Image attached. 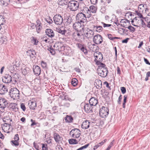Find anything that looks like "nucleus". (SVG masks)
<instances>
[{
    "label": "nucleus",
    "instance_id": "nucleus-27",
    "mask_svg": "<svg viewBox=\"0 0 150 150\" xmlns=\"http://www.w3.org/2000/svg\"><path fill=\"white\" fill-rule=\"evenodd\" d=\"M3 121L5 122V123H11V122L12 120L10 118V117L8 115H7L5 116L3 119Z\"/></svg>",
    "mask_w": 150,
    "mask_h": 150
},
{
    "label": "nucleus",
    "instance_id": "nucleus-20",
    "mask_svg": "<svg viewBox=\"0 0 150 150\" xmlns=\"http://www.w3.org/2000/svg\"><path fill=\"white\" fill-rule=\"evenodd\" d=\"M54 138L56 142L58 143L61 142L63 139L62 137L56 133L54 134Z\"/></svg>",
    "mask_w": 150,
    "mask_h": 150
},
{
    "label": "nucleus",
    "instance_id": "nucleus-35",
    "mask_svg": "<svg viewBox=\"0 0 150 150\" xmlns=\"http://www.w3.org/2000/svg\"><path fill=\"white\" fill-rule=\"evenodd\" d=\"M60 45L61 43L59 42L56 43L53 46V47L55 50H58L61 47Z\"/></svg>",
    "mask_w": 150,
    "mask_h": 150
},
{
    "label": "nucleus",
    "instance_id": "nucleus-61",
    "mask_svg": "<svg viewBox=\"0 0 150 150\" xmlns=\"http://www.w3.org/2000/svg\"><path fill=\"white\" fill-rule=\"evenodd\" d=\"M122 98V96L121 95H120L118 98V100L117 101V103L118 104H120Z\"/></svg>",
    "mask_w": 150,
    "mask_h": 150
},
{
    "label": "nucleus",
    "instance_id": "nucleus-40",
    "mask_svg": "<svg viewBox=\"0 0 150 150\" xmlns=\"http://www.w3.org/2000/svg\"><path fill=\"white\" fill-rule=\"evenodd\" d=\"M48 50L50 51V53L52 55H54L55 54V51L54 48L53 49L51 47L48 48Z\"/></svg>",
    "mask_w": 150,
    "mask_h": 150
},
{
    "label": "nucleus",
    "instance_id": "nucleus-47",
    "mask_svg": "<svg viewBox=\"0 0 150 150\" xmlns=\"http://www.w3.org/2000/svg\"><path fill=\"white\" fill-rule=\"evenodd\" d=\"M81 50L86 55L87 54L88 52L86 48L83 47V48H81Z\"/></svg>",
    "mask_w": 150,
    "mask_h": 150
},
{
    "label": "nucleus",
    "instance_id": "nucleus-31",
    "mask_svg": "<svg viewBox=\"0 0 150 150\" xmlns=\"http://www.w3.org/2000/svg\"><path fill=\"white\" fill-rule=\"evenodd\" d=\"M22 72L24 75L27 74L30 71V69L28 67H25L22 69Z\"/></svg>",
    "mask_w": 150,
    "mask_h": 150
},
{
    "label": "nucleus",
    "instance_id": "nucleus-13",
    "mask_svg": "<svg viewBox=\"0 0 150 150\" xmlns=\"http://www.w3.org/2000/svg\"><path fill=\"white\" fill-rule=\"evenodd\" d=\"M76 18L79 20L80 22L83 23L84 21L86 20V16L83 12L79 13L76 15Z\"/></svg>",
    "mask_w": 150,
    "mask_h": 150
},
{
    "label": "nucleus",
    "instance_id": "nucleus-32",
    "mask_svg": "<svg viewBox=\"0 0 150 150\" xmlns=\"http://www.w3.org/2000/svg\"><path fill=\"white\" fill-rule=\"evenodd\" d=\"M89 10L92 13H96L97 8L96 7L93 5L89 7Z\"/></svg>",
    "mask_w": 150,
    "mask_h": 150
},
{
    "label": "nucleus",
    "instance_id": "nucleus-6",
    "mask_svg": "<svg viewBox=\"0 0 150 150\" xmlns=\"http://www.w3.org/2000/svg\"><path fill=\"white\" fill-rule=\"evenodd\" d=\"M94 55L95 57V61L98 65H99L100 64H103L100 62L103 59V55L101 53L99 52H95L94 54Z\"/></svg>",
    "mask_w": 150,
    "mask_h": 150
},
{
    "label": "nucleus",
    "instance_id": "nucleus-3",
    "mask_svg": "<svg viewBox=\"0 0 150 150\" xmlns=\"http://www.w3.org/2000/svg\"><path fill=\"white\" fill-rule=\"evenodd\" d=\"M132 24L134 26L140 27L145 25V23L142 19L139 18L138 17L134 18L132 21Z\"/></svg>",
    "mask_w": 150,
    "mask_h": 150
},
{
    "label": "nucleus",
    "instance_id": "nucleus-26",
    "mask_svg": "<svg viewBox=\"0 0 150 150\" xmlns=\"http://www.w3.org/2000/svg\"><path fill=\"white\" fill-rule=\"evenodd\" d=\"M30 108L31 109L34 110L36 107V103L35 101H30L28 103Z\"/></svg>",
    "mask_w": 150,
    "mask_h": 150
},
{
    "label": "nucleus",
    "instance_id": "nucleus-10",
    "mask_svg": "<svg viewBox=\"0 0 150 150\" xmlns=\"http://www.w3.org/2000/svg\"><path fill=\"white\" fill-rule=\"evenodd\" d=\"M53 21L57 25H61L63 22L62 17L59 14H56L54 16Z\"/></svg>",
    "mask_w": 150,
    "mask_h": 150
},
{
    "label": "nucleus",
    "instance_id": "nucleus-29",
    "mask_svg": "<svg viewBox=\"0 0 150 150\" xmlns=\"http://www.w3.org/2000/svg\"><path fill=\"white\" fill-rule=\"evenodd\" d=\"M91 105L88 104H86L84 106V108L86 112H89L92 110V107Z\"/></svg>",
    "mask_w": 150,
    "mask_h": 150
},
{
    "label": "nucleus",
    "instance_id": "nucleus-24",
    "mask_svg": "<svg viewBox=\"0 0 150 150\" xmlns=\"http://www.w3.org/2000/svg\"><path fill=\"white\" fill-rule=\"evenodd\" d=\"M90 122L88 120H85L83 121L81 125V127L83 129H86L89 127Z\"/></svg>",
    "mask_w": 150,
    "mask_h": 150
},
{
    "label": "nucleus",
    "instance_id": "nucleus-36",
    "mask_svg": "<svg viewBox=\"0 0 150 150\" xmlns=\"http://www.w3.org/2000/svg\"><path fill=\"white\" fill-rule=\"evenodd\" d=\"M26 52L27 55L28 56H29L30 57H31V54L33 55L35 54V52L34 51H32L30 50H29L26 51Z\"/></svg>",
    "mask_w": 150,
    "mask_h": 150
},
{
    "label": "nucleus",
    "instance_id": "nucleus-34",
    "mask_svg": "<svg viewBox=\"0 0 150 150\" xmlns=\"http://www.w3.org/2000/svg\"><path fill=\"white\" fill-rule=\"evenodd\" d=\"M59 4L60 5H66L68 4L67 1V0H59Z\"/></svg>",
    "mask_w": 150,
    "mask_h": 150
},
{
    "label": "nucleus",
    "instance_id": "nucleus-14",
    "mask_svg": "<svg viewBox=\"0 0 150 150\" xmlns=\"http://www.w3.org/2000/svg\"><path fill=\"white\" fill-rule=\"evenodd\" d=\"M8 104V102L5 99L0 98V108L2 110L6 107Z\"/></svg>",
    "mask_w": 150,
    "mask_h": 150
},
{
    "label": "nucleus",
    "instance_id": "nucleus-5",
    "mask_svg": "<svg viewBox=\"0 0 150 150\" xmlns=\"http://www.w3.org/2000/svg\"><path fill=\"white\" fill-rule=\"evenodd\" d=\"M1 127L3 131L7 133L12 132L13 129L11 126V123H5L2 125Z\"/></svg>",
    "mask_w": 150,
    "mask_h": 150
},
{
    "label": "nucleus",
    "instance_id": "nucleus-50",
    "mask_svg": "<svg viewBox=\"0 0 150 150\" xmlns=\"http://www.w3.org/2000/svg\"><path fill=\"white\" fill-rule=\"evenodd\" d=\"M65 119L66 120H67L68 121L70 122L73 120L72 118L70 116H67L65 118Z\"/></svg>",
    "mask_w": 150,
    "mask_h": 150
},
{
    "label": "nucleus",
    "instance_id": "nucleus-18",
    "mask_svg": "<svg viewBox=\"0 0 150 150\" xmlns=\"http://www.w3.org/2000/svg\"><path fill=\"white\" fill-rule=\"evenodd\" d=\"M46 35L50 37L53 38L54 36V33L53 31L50 29H47L45 30Z\"/></svg>",
    "mask_w": 150,
    "mask_h": 150
},
{
    "label": "nucleus",
    "instance_id": "nucleus-23",
    "mask_svg": "<svg viewBox=\"0 0 150 150\" xmlns=\"http://www.w3.org/2000/svg\"><path fill=\"white\" fill-rule=\"evenodd\" d=\"M7 91V89L6 86L2 84L0 85V93L4 94Z\"/></svg>",
    "mask_w": 150,
    "mask_h": 150
},
{
    "label": "nucleus",
    "instance_id": "nucleus-48",
    "mask_svg": "<svg viewBox=\"0 0 150 150\" xmlns=\"http://www.w3.org/2000/svg\"><path fill=\"white\" fill-rule=\"evenodd\" d=\"M47 146L45 144H42V150H48Z\"/></svg>",
    "mask_w": 150,
    "mask_h": 150
},
{
    "label": "nucleus",
    "instance_id": "nucleus-42",
    "mask_svg": "<svg viewBox=\"0 0 150 150\" xmlns=\"http://www.w3.org/2000/svg\"><path fill=\"white\" fill-rule=\"evenodd\" d=\"M119 33L121 35H123L125 32V30L123 28H120L119 30Z\"/></svg>",
    "mask_w": 150,
    "mask_h": 150
},
{
    "label": "nucleus",
    "instance_id": "nucleus-39",
    "mask_svg": "<svg viewBox=\"0 0 150 150\" xmlns=\"http://www.w3.org/2000/svg\"><path fill=\"white\" fill-rule=\"evenodd\" d=\"M32 43L34 45H37L38 43V41L33 37H32Z\"/></svg>",
    "mask_w": 150,
    "mask_h": 150
},
{
    "label": "nucleus",
    "instance_id": "nucleus-56",
    "mask_svg": "<svg viewBox=\"0 0 150 150\" xmlns=\"http://www.w3.org/2000/svg\"><path fill=\"white\" fill-rule=\"evenodd\" d=\"M93 46H95V49H92V51H96L97 49V48H98L97 46L95 44H92L91 45V47L92 48V47H93Z\"/></svg>",
    "mask_w": 150,
    "mask_h": 150
},
{
    "label": "nucleus",
    "instance_id": "nucleus-21",
    "mask_svg": "<svg viewBox=\"0 0 150 150\" xmlns=\"http://www.w3.org/2000/svg\"><path fill=\"white\" fill-rule=\"evenodd\" d=\"M33 71L35 74L39 75L40 74L41 69L40 67L37 65L33 66Z\"/></svg>",
    "mask_w": 150,
    "mask_h": 150
},
{
    "label": "nucleus",
    "instance_id": "nucleus-11",
    "mask_svg": "<svg viewBox=\"0 0 150 150\" xmlns=\"http://www.w3.org/2000/svg\"><path fill=\"white\" fill-rule=\"evenodd\" d=\"M93 41L95 44H100L103 41L102 37L100 35H96L93 38Z\"/></svg>",
    "mask_w": 150,
    "mask_h": 150
},
{
    "label": "nucleus",
    "instance_id": "nucleus-15",
    "mask_svg": "<svg viewBox=\"0 0 150 150\" xmlns=\"http://www.w3.org/2000/svg\"><path fill=\"white\" fill-rule=\"evenodd\" d=\"M86 37L87 38H91L94 34V32L92 30L88 28L84 33Z\"/></svg>",
    "mask_w": 150,
    "mask_h": 150
},
{
    "label": "nucleus",
    "instance_id": "nucleus-58",
    "mask_svg": "<svg viewBox=\"0 0 150 150\" xmlns=\"http://www.w3.org/2000/svg\"><path fill=\"white\" fill-rule=\"evenodd\" d=\"M46 21H47V22L49 24H51L53 22L52 20L50 18H48L47 19H46Z\"/></svg>",
    "mask_w": 150,
    "mask_h": 150
},
{
    "label": "nucleus",
    "instance_id": "nucleus-60",
    "mask_svg": "<svg viewBox=\"0 0 150 150\" xmlns=\"http://www.w3.org/2000/svg\"><path fill=\"white\" fill-rule=\"evenodd\" d=\"M90 1L92 4H96L98 0H90Z\"/></svg>",
    "mask_w": 150,
    "mask_h": 150
},
{
    "label": "nucleus",
    "instance_id": "nucleus-41",
    "mask_svg": "<svg viewBox=\"0 0 150 150\" xmlns=\"http://www.w3.org/2000/svg\"><path fill=\"white\" fill-rule=\"evenodd\" d=\"M5 22V20L3 16H0V25H3Z\"/></svg>",
    "mask_w": 150,
    "mask_h": 150
},
{
    "label": "nucleus",
    "instance_id": "nucleus-7",
    "mask_svg": "<svg viewBox=\"0 0 150 150\" xmlns=\"http://www.w3.org/2000/svg\"><path fill=\"white\" fill-rule=\"evenodd\" d=\"M73 27L78 32H83L84 28V25L81 22H78L74 24Z\"/></svg>",
    "mask_w": 150,
    "mask_h": 150
},
{
    "label": "nucleus",
    "instance_id": "nucleus-33",
    "mask_svg": "<svg viewBox=\"0 0 150 150\" xmlns=\"http://www.w3.org/2000/svg\"><path fill=\"white\" fill-rule=\"evenodd\" d=\"M69 143L71 144H76L78 143V141L75 139H69Z\"/></svg>",
    "mask_w": 150,
    "mask_h": 150
},
{
    "label": "nucleus",
    "instance_id": "nucleus-17",
    "mask_svg": "<svg viewBox=\"0 0 150 150\" xmlns=\"http://www.w3.org/2000/svg\"><path fill=\"white\" fill-rule=\"evenodd\" d=\"M138 11L139 12H143L144 11V12H146L148 11V9L146 8V5H144L142 4H141L139 5L138 7Z\"/></svg>",
    "mask_w": 150,
    "mask_h": 150
},
{
    "label": "nucleus",
    "instance_id": "nucleus-4",
    "mask_svg": "<svg viewBox=\"0 0 150 150\" xmlns=\"http://www.w3.org/2000/svg\"><path fill=\"white\" fill-rule=\"evenodd\" d=\"M10 96L13 99H19V91L16 88L11 89L9 92Z\"/></svg>",
    "mask_w": 150,
    "mask_h": 150
},
{
    "label": "nucleus",
    "instance_id": "nucleus-57",
    "mask_svg": "<svg viewBox=\"0 0 150 150\" xmlns=\"http://www.w3.org/2000/svg\"><path fill=\"white\" fill-rule=\"evenodd\" d=\"M102 23L103 24V27L104 28H105V27H109L111 25V24H106L104 23L103 22H102Z\"/></svg>",
    "mask_w": 150,
    "mask_h": 150
},
{
    "label": "nucleus",
    "instance_id": "nucleus-52",
    "mask_svg": "<svg viewBox=\"0 0 150 150\" xmlns=\"http://www.w3.org/2000/svg\"><path fill=\"white\" fill-rule=\"evenodd\" d=\"M11 142L15 146H18L19 144L18 141L15 140H13L11 141Z\"/></svg>",
    "mask_w": 150,
    "mask_h": 150
},
{
    "label": "nucleus",
    "instance_id": "nucleus-8",
    "mask_svg": "<svg viewBox=\"0 0 150 150\" xmlns=\"http://www.w3.org/2000/svg\"><path fill=\"white\" fill-rule=\"evenodd\" d=\"M108 113L109 110L107 107L103 106L100 109L99 114L101 117H106Z\"/></svg>",
    "mask_w": 150,
    "mask_h": 150
},
{
    "label": "nucleus",
    "instance_id": "nucleus-25",
    "mask_svg": "<svg viewBox=\"0 0 150 150\" xmlns=\"http://www.w3.org/2000/svg\"><path fill=\"white\" fill-rule=\"evenodd\" d=\"M90 105L91 106H95L98 103L97 99L95 98H91L89 100Z\"/></svg>",
    "mask_w": 150,
    "mask_h": 150
},
{
    "label": "nucleus",
    "instance_id": "nucleus-22",
    "mask_svg": "<svg viewBox=\"0 0 150 150\" xmlns=\"http://www.w3.org/2000/svg\"><path fill=\"white\" fill-rule=\"evenodd\" d=\"M94 85L97 88L100 89L102 86V81L100 80L96 79L95 81Z\"/></svg>",
    "mask_w": 150,
    "mask_h": 150
},
{
    "label": "nucleus",
    "instance_id": "nucleus-9",
    "mask_svg": "<svg viewBox=\"0 0 150 150\" xmlns=\"http://www.w3.org/2000/svg\"><path fill=\"white\" fill-rule=\"evenodd\" d=\"M81 134V131L76 128L72 129L69 133L70 135H71L73 137L76 138L79 137Z\"/></svg>",
    "mask_w": 150,
    "mask_h": 150
},
{
    "label": "nucleus",
    "instance_id": "nucleus-43",
    "mask_svg": "<svg viewBox=\"0 0 150 150\" xmlns=\"http://www.w3.org/2000/svg\"><path fill=\"white\" fill-rule=\"evenodd\" d=\"M131 32H134L135 30V28L131 25H129L127 28Z\"/></svg>",
    "mask_w": 150,
    "mask_h": 150
},
{
    "label": "nucleus",
    "instance_id": "nucleus-28",
    "mask_svg": "<svg viewBox=\"0 0 150 150\" xmlns=\"http://www.w3.org/2000/svg\"><path fill=\"white\" fill-rule=\"evenodd\" d=\"M41 23L40 20H38L37 21V24L36 25V30L38 33H39L42 29L40 25Z\"/></svg>",
    "mask_w": 150,
    "mask_h": 150
},
{
    "label": "nucleus",
    "instance_id": "nucleus-55",
    "mask_svg": "<svg viewBox=\"0 0 150 150\" xmlns=\"http://www.w3.org/2000/svg\"><path fill=\"white\" fill-rule=\"evenodd\" d=\"M14 140L18 141L19 140V138L18 135V134H16L14 137Z\"/></svg>",
    "mask_w": 150,
    "mask_h": 150
},
{
    "label": "nucleus",
    "instance_id": "nucleus-2",
    "mask_svg": "<svg viewBox=\"0 0 150 150\" xmlns=\"http://www.w3.org/2000/svg\"><path fill=\"white\" fill-rule=\"evenodd\" d=\"M79 2L76 1L72 0L68 3V7L72 11L77 10L79 7Z\"/></svg>",
    "mask_w": 150,
    "mask_h": 150
},
{
    "label": "nucleus",
    "instance_id": "nucleus-12",
    "mask_svg": "<svg viewBox=\"0 0 150 150\" xmlns=\"http://www.w3.org/2000/svg\"><path fill=\"white\" fill-rule=\"evenodd\" d=\"M82 12L84 13L85 16H86V18H90L91 16V12L88 8L86 7H83V8L81 10Z\"/></svg>",
    "mask_w": 150,
    "mask_h": 150
},
{
    "label": "nucleus",
    "instance_id": "nucleus-19",
    "mask_svg": "<svg viewBox=\"0 0 150 150\" xmlns=\"http://www.w3.org/2000/svg\"><path fill=\"white\" fill-rule=\"evenodd\" d=\"M121 25L124 27L127 28L129 24V21L125 19H122L120 21Z\"/></svg>",
    "mask_w": 150,
    "mask_h": 150
},
{
    "label": "nucleus",
    "instance_id": "nucleus-16",
    "mask_svg": "<svg viewBox=\"0 0 150 150\" xmlns=\"http://www.w3.org/2000/svg\"><path fill=\"white\" fill-rule=\"evenodd\" d=\"M12 77L9 74H6L4 77L2 79L3 82L8 83H10L12 81Z\"/></svg>",
    "mask_w": 150,
    "mask_h": 150
},
{
    "label": "nucleus",
    "instance_id": "nucleus-59",
    "mask_svg": "<svg viewBox=\"0 0 150 150\" xmlns=\"http://www.w3.org/2000/svg\"><path fill=\"white\" fill-rule=\"evenodd\" d=\"M108 38L109 39L112 40H113V37L112 36V35L111 34H108Z\"/></svg>",
    "mask_w": 150,
    "mask_h": 150
},
{
    "label": "nucleus",
    "instance_id": "nucleus-38",
    "mask_svg": "<svg viewBox=\"0 0 150 150\" xmlns=\"http://www.w3.org/2000/svg\"><path fill=\"white\" fill-rule=\"evenodd\" d=\"M96 30V31L98 32H100L102 31L103 30L102 27L101 26H95L94 28Z\"/></svg>",
    "mask_w": 150,
    "mask_h": 150
},
{
    "label": "nucleus",
    "instance_id": "nucleus-64",
    "mask_svg": "<svg viewBox=\"0 0 150 150\" xmlns=\"http://www.w3.org/2000/svg\"><path fill=\"white\" fill-rule=\"evenodd\" d=\"M147 20L149 21V23H150V13H149L147 16Z\"/></svg>",
    "mask_w": 150,
    "mask_h": 150
},
{
    "label": "nucleus",
    "instance_id": "nucleus-46",
    "mask_svg": "<svg viewBox=\"0 0 150 150\" xmlns=\"http://www.w3.org/2000/svg\"><path fill=\"white\" fill-rule=\"evenodd\" d=\"M10 71L11 73H13L14 72V70H15L14 68H16V66L14 65L11 66L10 67Z\"/></svg>",
    "mask_w": 150,
    "mask_h": 150
},
{
    "label": "nucleus",
    "instance_id": "nucleus-54",
    "mask_svg": "<svg viewBox=\"0 0 150 150\" xmlns=\"http://www.w3.org/2000/svg\"><path fill=\"white\" fill-rule=\"evenodd\" d=\"M21 108L23 111L25 110L26 108L25 105L23 103H21Z\"/></svg>",
    "mask_w": 150,
    "mask_h": 150
},
{
    "label": "nucleus",
    "instance_id": "nucleus-51",
    "mask_svg": "<svg viewBox=\"0 0 150 150\" xmlns=\"http://www.w3.org/2000/svg\"><path fill=\"white\" fill-rule=\"evenodd\" d=\"M114 142V140H113L112 142H111L109 145L108 147L106 149V150H109L112 147V146L113 145V142Z\"/></svg>",
    "mask_w": 150,
    "mask_h": 150
},
{
    "label": "nucleus",
    "instance_id": "nucleus-62",
    "mask_svg": "<svg viewBox=\"0 0 150 150\" xmlns=\"http://www.w3.org/2000/svg\"><path fill=\"white\" fill-rule=\"evenodd\" d=\"M41 65L42 66L43 68H45L46 66V63H45V62H43V61H42L41 62Z\"/></svg>",
    "mask_w": 150,
    "mask_h": 150
},
{
    "label": "nucleus",
    "instance_id": "nucleus-1",
    "mask_svg": "<svg viewBox=\"0 0 150 150\" xmlns=\"http://www.w3.org/2000/svg\"><path fill=\"white\" fill-rule=\"evenodd\" d=\"M97 69V73L98 74L103 77H105L107 76L108 71L105 67V65L104 64H100L98 65Z\"/></svg>",
    "mask_w": 150,
    "mask_h": 150
},
{
    "label": "nucleus",
    "instance_id": "nucleus-37",
    "mask_svg": "<svg viewBox=\"0 0 150 150\" xmlns=\"http://www.w3.org/2000/svg\"><path fill=\"white\" fill-rule=\"evenodd\" d=\"M78 83L77 80L75 78H74L72 79L71 83V84L74 86H76Z\"/></svg>",
    "mask_w": 150,
    "mask_h": 150
},
{
    "label": "nucleus",
    "instance_id": "nucleus-30",
    "mask_svg": "<svg viewBox=\"0 0 150 150\" xmlns=\"http://www.w3.org/2000/svg\"><path fill=\"white\" fill-rule=\"evenodd\" d=\"M10 1V0H1L0 3L1 5L6 6L9 4Z\"/></svg>",
    "mask_w": 150,
    "mask_h": 150
},
{
    "label": "nucleus",
    "instance_id": "nucleus-53",
    "mask_svg": "<svg viewBox=\"0 0 150 150\" xmlns=\"http://www.w3.org/2000/svg\"><path fill=\"white\" fill-rule=\"evenodd\" d=\"M121 90L122 93L123 94L125 93L126 92V88L124 87H121Z\"/></svg>",
    "mask_w": 150,
    "mask_h": 150
},
{
    "label": "nucleus",
    "instance_id": "nucleus-44",
    "mask_svg": "<svg viewBox=\"0 0 150 150\" xmlns=\"http://www.w3.org/2000/svg\"><path fill=\"white\" fill-rule=\"evenodd\" d=\"M140 12H139L138 11H136V14L139 17V18L142 19V18L143 19H144V18L142 17V16Z\"/></svg>",
    "mask_w": 150,
    "mask_h": 150
},
{
    "label": "nucleus",
    "instance_id": "nucleus-49",
    "mask_svg": "<svg viewBox=\"0 0 150 150\" xmlns=\"http://www.w3.org/2000/svg\"><path fill=\"white\" fill-rule=\"evenodd\" d=\"M57 31L58 32V33H61L62 35H64L65 33V31L64 30H61L59 28L57 30Z\"/></svg>",
    "mask_w": 150,
    "mask_h": 150
},
{
    "label": "nucleus",
    "instance_id": "nucleus-45",
    "mask_svg": "<svg viewBox=\"0 0 150 150\" xmlns=\"http://www.w3.org/2000/svg\"><path fill=\"white\" fill-rule=\"evenodd\" d=\"M13 73L14 74L13 76V78L15 79V80L19 78L18 74H17L16 73H15V72H13Z\"/></svg>",
    "mask_w": 150,
    "mask_h": 150
},
{
    "label": "nucleus",
    "instance_id": "nucleus-63",
    "mask_svg": "<svg viewBox=\"0 0 150 150\" xmlns=\"http://www.w3.org/2000/svg\"><path fill=\"white\" fill-rule=\"evenodd\" d=\"M77 35L79 38H81V36L83 35L82 32H80V33H76Z\"/></svg>",
    "mask_w": 150,
    "mask_h": 150
}]
</instances>
